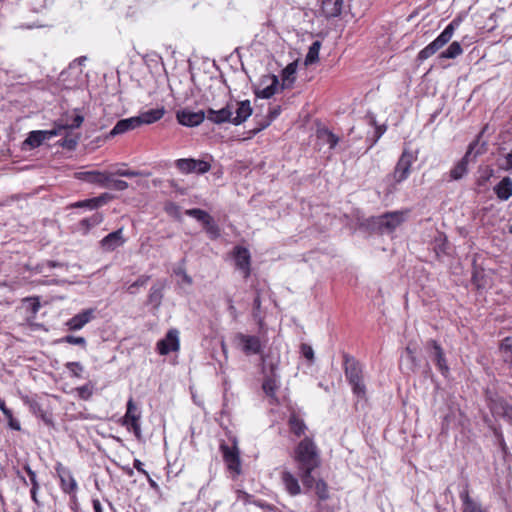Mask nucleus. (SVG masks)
<instances>
[{
  "label": "nucleus",
  "instance_id": "bb28decb",
  "mask_svg": "<svg viewBox=\"0 0 512 512\" xmlns=\"http://www.w3.org/2000/svg\"><path fill=\"white\" fill-rule=\"evenodd\" d=\"M459 497L462 501V512H487L478 502L469 496L467 489L461 491Z\"/></svg>",
  "mask_w": 512,
  "mask_h": 512
},
{
  "label": "nucleus",
  "instance_id": "ea45409f",
  "mask_svg": "<svg viewBox=\"0 0 512 512\" xmlns=\"http://www.w3.org/2000/svg\"><path fill=\"white\" fill-rule=\"evenodd\" d=\"M125 164H122L121 167L115 169L114 171L110 172L111 174L115 176H121V177H136V176H149L150 173H144L139 171H134L130 169L125 168Z\"/></svg>",
  "mask_w": 512,
  "mask_h": 512
},
{
  "label": "nucleus",
  "instance_id": "de8ad7c7",
  "mask_svg": "<svg viewBox=\"0 0 512 512\" xmlns=\"http://www.w3.org/2000/svg\"><path fill=\"white\" fill-rule=\"evenodd\" d=\"M165 211L175 219H181V208L175 203L169 202L165 205Z\"/></svg>",
  "mask_w": 512,
  "mask_h": 512
},
{
  "label": "nucleus",
  "instance_id": "f257e3e1",
  "mask_svg": "<svg viewBox=\"0 0 512 512\" xmlns=\"http://www.w3.org/2000/svg\"><path fill=\"white\" fill-rule=\"evenodd\" d=\"M292 458L304 488L311 490L314 484L313 472L321 464L319 450L314 441L309 437L302 439L295 447Z\"/></svg>",
  "mask_w": 512,
  "mask_h": 512
},
{
  "label": "nucleus",
  "instance_id": "dca6fc26",
  "mask_svg": "<svg viewBox=\"0 0 512 512\" xmlns=\"http://www.w3.org/2000/svg\"><path fill=\"white\" fill-rule=\"evenodd\" d=\"M180 349V332L176 328H171L162 339V355L176 353Z\"/></svg>",
  "mask_w": 512,
  "mask_h": 512
},
{
  "label": "nucleus",
  "instance_id": "680f3d73",
  "mask_svg": "<svg viewBox=\"0 0 512 512\" xmlns=\"http://www.w3.org/2000/svg\"><path fill=\"white\" fill-rule=\"evenodd\" d=\"M260 308H261V300H260V296L257 295L255 298H254V301H253V317L255 319L259 318V311H260Z\"/></svg>",
  "mask_w": 512,
  "mask_h": 512
},
{
  "label": "nucleus",
  "instance_id": "0eeeda50",
  "mask_svg": "<svg viewBox=\"0 0 512 512\" xmlns=\"http://www.w3.org/2000/svg\"><path fill=\"white\" fill-rule=\"evenodd\" d=\"M413 161L412 152L404 150L393 172V179L396 183H401L408 178Z\"/></svg>",
  "mask_w": 512,
  "mask_h": 512
},
{
  "label": "nucleus",
  "instance_id": "4d7b16f0",
  "mask_svg": "<svg viewBox=\"0 0 512 512\" xmlns=\"http://www.w3.org/2000/svg\"><path fill=\"white\" fill-rule=\"evenodd\" d=\"M301 353L307 360H309L310 362H313L314 351L310 345H308L306 343L301 344Z\"/></svg>",
  "mask_w": 512,
  "mask_h": 512
},
{
  "label": "nucleus",
  "instance_id": "a211bd4d",
  "mask_svg": "<svg viewBox=\"0 0 512 512\" xmlns=\"http://www.w3.org/2000/svg\"><path fill=\"white\" fill-rule=\"evenodd\" d=\"M125 243V239L123 238V229L120 228L114 232L106 235L101 241L100 246L105 252H112L118 247L122 246Z\"/></svg>",
  "mask_w": 512,
  "mask_h": 512
},
{
  "label": "nucleus",
  "instance_id": "09e8293b",
  "mask_svg": "<svg viewBox=\"0 0 512 512\" xmlns=\"http://www.w3.org/2000/svg\"><path fill=\"white\" fill-rule=\"evenodd\" d=\"M149 304L153 309H157L160 305V289L153 286L149 295Z\"/></svg>",
  "mask_w": 512,
  "mask_h": 512
},
{
  "label": "nucleus",
  "instance_id": "13d9d810",
  "mask_svg": "<svg viewBox=\"0 0 512 512\" xmlns=\"http://www.w3.org/2000/svg\"><path fill=\"white\" fill-rule=\"evenodd\" d=\"M72 207H74V208H88V209H91V210L96 209V207H94V202H92V198L75 202L74 204H72Z\"/></svg>",
  "mask_w": 512,
  "mask_h": 512
},
{
  "label": "nucleus",
  "instance_id": "49530a36",
  "mask_svg": "<svg viewBox=\"0 0 512 512\" xmlns=\"http://www.w3.org/2000/svg\"><path fill=\"white\" fill-rule=\"evenodd\" d=\"M3 415L5 416L7 420V425L10 429L15 431L21 430L20 422L16 418H14L13 413L10 409L6 413H3Z\"/></svg>",
  "mask_w": 512,
  "mask_h": 512
},
{
  "label": "nucleus",
  "instance_id": "6e6552de",
  "mask_svg": "<svg viewBox=\"0 0 512 512\" xmlns=\"http://www.w3.org/2000/svg\"><path fill=\"white\" fill-rule=\"evenodd\" d=\"M176 167L182 173H198L204 174L208 172L211 168L210 164L204 160H196V159H178L175 161Z\"/></svg>",
  "mask_w": 512,
  "mask_h": 512
},
{
  "label": "nucleus",
  "instance_id": "f3484780",
  "mask_svg": "<svg viewBox=\"0 0 512 512\" xmlns=\"http://www.w3.org/2000/svg\"><path fill=\"white\" fill-rule=\"evenodd\" d=\"M281 482L284 486L285 491L290 496H298L302 493V489L299 483V479L289 470H283L281 472Z\"/></svg>",
  "mask_w": 512,
  "mask_h": 512
},
{
  "label": "nucleus",
  "instance_id": "864d4df0",
  "mask_svg": "<svg viewBox=\"0 0 512 512\" xmlns=\"http://www.w3.org/2000/svg\"><path fill=\"white\" fill-rule=\"evenodd\" d=\"M24 302L28 304V309L32 314H36L40 309V302L37 297L26 298Z\"/></svg>",
  "mask_w": 512,
  "mask_h": 512
},
{
  "label": "nucleus",
  "instance_id": "cd10ccee",
  "mask_svg": "<svg viewBox=\"0 0 512 512\" xmlns=\"http://www.w3.org/2000/svg\"><path fill=\"white\" fill-rule=\"evenodd\" d=\"M103 221V215L99 212L92 214L90 217L82 219L78 223V230L83 234H87L93 227L98 226Z\"/></svg>",
  "mask_w": 512,
  "mask_h": 512
},
{
  "label": "nucleus",
  "instance_id": "774afa93",
  "mask_svg": "<svg viewBox=\"0 0 512 512\" xmlns=\"http://www.w3.org/2000/svg\"><path fill=\"white\" fill-rule=\"evenodd\" d=\"M228 302H229L228 310H229L230 314L233 315L234 318H236L237 311L233 304V301L231 299H229Z\"/></svg>",
  "mask_w": 512,
  "mask_h": 512
},
{
  "label": "nucleus",
  "instance_id": "8fccbe9b",
  "mask_svg": "<svg viewBox=\"0 0 512 512\" xmlns=\"http://www.w3.org/2000/svg\"><path fill=\"white\" fill-rule=\"evenodd\" d=\"M113 199V196L109 193H103L97 197L92 198V202H94V207L99 208L104 204L108 203Z\"/></svg>",
  "mask_w": 512,
  "mask_h": 512
},
{
  "label": "nucleus",
  "instance_id": "473e14b6",
  "mask_svg": "<svg viewBox=\"0 0 512 512\" xmlns=\"http://www.w3.org/2000/svg\"><path fill=\"white\" fill-rule=\"evenodd\" d=\"M297 64L292 62L288 64L282 71L283 87H289L295 80Z\"/></svg>",
  "mask_w": 512,
  "mask_h": 512
},
{
  "label": "nucleus",
  "instance_id": "a19ab883",
  "mask_svg": "<svg viewBox=\"0 0 512 512\" xmlns=\"http://www.w3.org/2000/svg\"><path fill=\"white\" fill-rule=\"evenodd\" d=\"M113 174L109 173V182L105 186L107 189H113L117 191H124L128 188V183L124 180L114 179Z\"/></svg>",
  "mask_w": 512,
  "mask_h": 512
},
{
  "label": "nucleus",
  "instance_id": "9b49d317",
  "mask_svg": "<svg viewBox=\"0 0 512 512\" xmlns=\"http://www.w3.org/2000/svg\"><path fill=\"white\" fill-rule=\"evenodd\" d=\"M75 178L105 188L109 182V172L98 170L79 171L75 173Z\"/></svg>",
  "mask_w": 512,
  "mask_h": 512
},
{
  "label": "nucleus",
  "instance_id": "b1692460",
  "mask_svg": "<svg viewBox=\"0 0 512 512\" xmlns=\"http://www.w3.org/2000/svg\"><path fill=\"white\" fill-rule=\"evenodd\" d=\"M24 403L29 406L30 411L39 417L46 425H53L52 417L46 411L43 410L41 404L29 397L24 398Z\"/></svg>",
  "mask_w": 512,
  "mask_h": 512
},
{
  "label": "nucleus",
  "instance_id": "a18cd8bd",
  "mask_svg": "<svg viewBox=\"0 0 512 512\" xmlns=\"http://www.w3.org/2000/svg\"><path fill=\"white\" fill-rule=\"evenodd\" d=\"M52 269V268H64L65 270L68 269V265L63 262L53 261V260H47L39 265V271L41 273L45 272V269Z\"/></svg>",
  "mask_w": 512,
  "mask_h": 512
},
{
  "label": "nucleus",
  "instance_id": "c03bdc74",
  "mask_svg": "<svg viewBox=\"0 0 512 512\" xmlns=\"http://www.w3.org/2000/svg\"><path fill=\"white\" fill-rule=\"evenodd\" d=\"M204 230L206 231V233L212 238V239H215L217 237H219L220 235V229L218 227V225L215 223L214 219H210V221H208L204 226H203Z\"/></svg>",
  "mask_w": 512,
  "mask_h": 512
},
{
  "label": "nucleus",
  "instance_id": "5701e85b",
  "mask_svg": "<svg viewBox=\"0 0 512 512\" xmlns=\"http://www.w3.org/2000/svg\"><path fill=\"white\" fill-rule=\"evenodd\" d=\"M223 452V458L227 464L229 470L235 472L236 474L240 473V458L239 453L235 447L230 448L229 446L222 445L221 446Z\"/></svg>",
  "mask_w": 512,
  "mask_h": 512
},
{
  "label": "nucleus",
  "instance_id": "9d476101",
  "mask_svg": "<svg viewBox=\"0 0 512 512\" xmlns=\"http://www.w3.org/2000/svg\"><path fill=\"white\" fill-rule=\"evenodd\" d=\"M404 221V214L400 211L388 212L378 218L377 224L382 233L393 232Z\"/></svg>",
  "mask_w": 512,
  "mask_h": 512
},
{
  "label": "nucleus",
  "instance_id": "f704fd0d",
  "mask_svg": "<svg viewBox=\"0 0 512 512\" xmlns=\"http://www.w3.org/2000/svg\"><path fill=\"white\" fill-rule=\"evenodd\" d=\"M463 53V49L459 42H452L448 48L440 54L441 58L454 59Z\"/></svg>",
  "mask_w": 512,
  "mask_h": 512
},
{
  "label": "nucleus",
  "instance_id": "f8f14e48",
  "mask_svg": "<svg viewBox=\"0 0 512 512\" xmlns=\"http://www.w3.org/2000/svg\"><path fill=\"white\" fill-rule=\"evenodd\" d=\"M61 135V129L51 130H36L31 131L28 137L24 141V145H28L31 148H37L42 145L45 141L50 140L54 136Z\"/></svg>",
  "mask_w": 512,
  "mask_h": 512
},
{
  "label": "nucleus",
  "instance_id": "58836bf2",
  "mask_svg": "<svg viewBox=\"0 0 512 512\" xmlns=\"http://www.w3.org/2000/svg\"><path fill=\"white\" fill-rule=\"evenodd\" d=\"M320 47L321 43L319 41H315L311 44L305 58V65L313 64L318 60Z\"/></svg>",
  "mask_w": 512,
  "mask_h": 512
},
{
  "label": "nucleus",
  "instance_id": "aec40b11",
  "mask_svg": "<svg viewBox=\"0 0 512 512\" xmlns=\"http://www.w3.org/2000/svg\"><path fill=\"white\" fill-rule=\"evenodd\" d=\"M139 414L137 413V407L132 399L127 402V411L124 416V424L128 429H132L136 436L139 435Z\"/></svg>",
  "mask_w": 512,
  "mask_h": 512
},
{
  "label": "nucleus",
  "instance_id": "393cba45",
  "mask_svg": "<svg viewBox=\"0 0 512 512\" xmlns=\"http://www.w3.org/2000/svg\"><path fill=\"white\" fill-rule=\"evenodd\" d=\"M264 82H268V84L263 88H260V87L257 88L255 93H256V96L259 98L269 99L276 93L278 85H279V81H278V78L273 75V76L266 77V80H264L263 83Z\"/></svg>",
  "mask_w": 512,
  "mask_h": 512
},
{
  "label": "nucleus",
  "instance_id": "c9c22d12",
  "mask_svg": "<svg viewBox=\"0 0 512 512\" xmlns=\"http://www.w3.org/2000/svg\"><path fill=\"white\" fill-rule=\"evenodd\" d=\"M315 489V493L320 500H326L329 498L328 486L322 479L316 480L314 478V484L311 489Z\"/></svg>",
  "mask_w": 512,
  "mask_h": 512
},
{
  "label": "nucleus",
  "instance_id": "39448f33",
  "mask_svg": "<svg viewBox=\"0 0 512 512\" xmlns=\"http://www.w3.org/2000/svg\"><path fill=\"white\" fill-rule=\"evenodd\" d=\"M345 376L352 386L353 393L358 397L365 396V385L362 377V369L359 363L353 359L345 360Z\"/></svg>",
  "mask_w": 512,
  "mask_h": 512
},
{
  "label": "nucleus",
  "instance_id": "ddd939ff",
  "mask_svg": "<svg viewBox=\"0 0 512 512\" xmlns=\"http://www.w3.org/2000/svg\"><path fill=\"white\" fill-rule=\"evenodd\" d=\"M232 115H234V104L228 103L221 109L209 108L206 111V118L214 124L232 123Z\"/></svg>",
  "mask_w": 512,
  "mask_h": 512
},
{
  "label": "nucleus",
  "instance_id": "72a5a7b5",
  "mask_svg": "<svg viewBox=\"0 0 512 512\" xmlns=\"http://www.w3.org/2000/svg\"><path fill=\"white\" fill-rule=\"evenodd\" d=\"M185 214L201 222L203 226L213 218L209 213L199 208L188 209Z\"/></svg>",
  "mask_w": 512,
  "mask_h": 512
},
{
  "label": "nucleus",
  "instance_id": "412c9836",
  "mask_svg": "<svg viewBox=\"0 0 512 512\" xmlns=\"http://www.w3.org/2000/svg\"><path fill=\"white\" fill-rule=\"evenodd\" d=\"M477 145H478V140L472 142L469 145L468 150H467L466 154L464 155V157L451 170L450 176L452 179L459 180L467 173V164H468L469 157L471 156V154L473 153V151Z\"/></svg>",
  "mask_w": 512,
  "mask_h": 512
},
{
  "label": "nucleus",
  "instance_id": "423d86ee",
  "mask_svg": "<svg viewBox=\"0 0 512 512\" xmlns=\"http://www.w3.org/2000/svg\"><path fill=\"white\" fill-rule=\"evenodd\" d=\"M426 348H427L430 358L435 363L439 372L444 377H447L450 373V368L448 366L447 359H446L443 348L435 340H429L426 344Z\"/></svg>",
  "mask_w": 512,
  "mask_h": 512
},
{
  "label": "nucleus",
  "instance_id": "69168bd1",
  "mask_svg": "<svg viewBox=\"0 0 512 512\" xmlns=\"http://www.w3.org/2000/svg\"><path fill=\"white\" fill-rule=\"evenodd\" d=\"M92 505L95 512H103L102 505L98 499H93Z\"/></svg>",
  "mask_w": 512,
  "mask_h": 512
},
{
  "label": "nucleus",
  "instance_id": "c756f323",
  "mask_svg": "<svg viewBox=\"0 0 512 512\" xmlns=\"http://www.w3.org/2000/svg\"><path fill=\"white\" fill-rule=\"evenodd\" d=\"M288 424L290 427V431L300 437L304 435L307 426L302 419H300L295 413H292L289 417Z\"/></svg>",
  "mask_w": 512,
  "mask_h": 512
},
{
  "label": "nucleus",
  "instance_id": "7c9ffc66",
  "mask_svg": "<svg viewBox=\"0 0 512 512\" xmlns=\"http://www.w3.org/2000/svg\"><path fill=\"white\" fill-rule=\"evenodd\" d=\"M317 138L323 143L327 144L330 149L336 147L339 138L327 128H320L317 130Z\"/></svg>",
  "mask_w": 512,
  "mask_h": 512
},
{
  "label": "nucleus",
  "instance_id": "603ef678",
  "mask_svg": "<svg viewBox=\"0 0 512 512\" xmlns=\"http://www.w3.org/2000/svg\"><path fill=\"white\" fill-rule=\"evenodd\" d=\"M24 470L25 472L27 473L28 477H29V480H30V483H31V488H40V484L37 480V475L35 473V471H33L30 467L29 464H25L24 465Z\"/></svg>",
  "mask_w": 512,
  "mask_h": 512
},
{
  "label": "nucleus",
  "instance_id": "e2e57ef3",
  "mask_svg": "<svg viewBox=\"0 0 512 512\" xmlns=\"http://www.w3.org/2000/svg\"><path fill=\"white\" fill-rule=\"evenodd\" d=\"M40 488H31L30 490V494H31V499L32 501L37 505V506H40V501L38 499V491H39Z\"/></svg>",
  "mask_w": 512,
  "mask_h": 512
},
{
  "label": "nucleus",
  "instance_id": "4c0bfd02",
  "mask_svg": "<svg viewBox=\"0 0 512 512\" xmlns=\"http://www.w3.org/2000/svg\"><path fill=\"white\" fill-rule=\"evenodd\" d=\"M501 356L504 362L512 364V340L505 338L500 346Z\"/></svg>",
  "mask_w": 512,
  "mask_h": 512
},
{
  "label": "nucleus",
  "instance_id": "f03ea898",
  "mask_svg": "<svg viewBox=\"0 0 512 512\" xmlns=\"http://www.w3.org/2000/svg\"><path fill=\"white\" fill-rule=\"evenodd\" d=\"M160 119V109H150L137 116L121 119L109 132L110 137L121 135L144 124H151Z\"/></svg>",
  "mask_w": 512,
  "mask_h": 512
},
{
  "label": "nucleus",
  "instance_id": "4468645a",
  "mask_svg": "<svg viewBox=\"0 0 512 512\" xmlns=\"http://www.w3.org/2000/svg\"><path fill=\"white\" fill-rule=\"evenodd\" d=\"M177 120L180 124L188 127H194L200 125L206 118V112L192 111L190 109H182L177 112Z\"/></svg>",
  "mask_w": 512,
  "mask_h": 512
},
{
  "label": "nucleus",
  "instance_id": "4be33fe9",
  "mask_svg": "<svg viewBox=\"0 0 512 512\" xmlns=\"http://www.w3.org/2000/svg\"><path fill=\"white\" fill-rule=\"evenodd\" d=\"M252 114V108L249 100L237 102L234 104V115H232V124L239 125L246 121Z\"/></svg>",
  "mask_w": 512,
  "mask_h": 512
},
{
  "label": "nucleus",
  "instance_id": "2eb2a0df",
  "mask_svg": "<svg viewBox=\"0 0 512 512\" xmlns=\"http://www.w3.org/2000/svg\"><path fill=\"white\" fill-rule=\"evenodd\" d=\"M95 310L92 308L85 309L78 314L74 315L66 322V326L70 331H77L82 329L87 323H89L95 317Z\"/></svg>",
  "mask_w": 512,
  "mask_h": 512
},
{
  "label": "nucleus",
  "instance_id": "79ce46f5",
  "mask_svg": "<svg viewBox=\"0 0 512 512\" xmlns=\"http://www.w3.org/2000/svg\"><path fill=\"white\" fill-rule=\"evenodd\" d=\"M66 369L69 371L71 376L81 378L84 367L80 362H67L65 364Z\"/></svg>",
  "mask_w": 512,
  "mask_h": 512
},
{
  "label": "nucleus",
  "instance_id": "20e7f679",
  "mask_svg": "<svg viewBox=\"0 0 512 512\" xmlns=\"http://www.w3.org/2000/svg\"><path fill=\"white\" fill-rule=\"evenodd\" d=\"M233 344L246 356L259 355L264 349V344L259 336L242 332H238L234 335Z\"/></svg>",
  "mask_w": 512,
  "mask_h": 512
},
{
  "label": "nucleus",
  "instance_id": "338daca9",
  "mask_svg": "<svg viewBox=\"0 0 512 512\" xmlns=\"http://www.w3.org/2000/svg\"><path fill=\"white\" fill-rule=\"evenodd\" d=\"M142 462L139 460L134 461V467L137 469L138 472L144 473L147 475V472L142 468Z\"/></svg>",
  "mask_w": 512,
  "mask_h": 512
},
{
  "label": "nucleus",
  "instance_id": "5fc2aeb1",
  "mask_svg": "<svg viewBox=\"0 0 512 512\" xmlns=\"http://www.w3.org/2000/svg\"><path fill=\"white\" fill-rule=\"evenodd\" d=\"M77 393L81 399L87 400L92 395V386L89 384L78 387Z\"/></svg>",
  "mask_w": 512,
  "mask_h": 512
},
{
  "label": "nucleus",
  "instance_id": "6e6d98bb",
  "mask_svg": "<svg viewBox=\"0 0 512 512\" xmlns=\"http://www.w3.org/2000/svg\"><path fill=\"white\" fill-rule=\"evenodd\" d=\"M149 276H141L139 277L134 283H132L129 287H128V291L130 293H136V288L140 287V286H144L147 284V282L149 281Z\"/></svg>",
  "mask_w": 512,
  "mask_h": 512
},
{
  "label": "nucleus",
  "instance_id": "c85d7f7f",
  "mask_svg": "<svg viewBox=\"0 0 512 512\" xmlns=\"http://www.w3.org/2000/svg\"><path fill=\"white\" fill-rule=\"evenodd\" d=\"M343 0H322V11L326 17H336L342 11Z\"/></svg>",
  "mask_w": 512,
  "mask_h": 512
},
{
  "label": "nucleus",
  "instance_id": "e433bc0d",
  "mask_svg": "<svg viewBox=\"0 0 512 512\" xmlns=\"http://www.w3.org/2000/svg\"><path fill=\"white\" fill-rule=\"evenodd\" d=\"M64 138L59 141L60 146L68 150H74L78 144L79 136L72 135L70 131L63 132Z\"/></svg>",
  "mask_w": 512,
  "mask_h": 512
},
{
  "label": "nucleus",
  "instance_id": "7ed1b4c3",
  "mask_svg": "<svg viewBox=\"0 0 512 512\" xmlns=\"http://www.w3.org/2000/svg\"><path fill=\"white\" fill-rule=\"evenodd\" d=\"M459 24V20H452L434 41H432L418 53V59L420 61H424L434 55L438 50H440L451 40L454 31L459 26Z\"/></svg>",
  "mask_w": 512,
  "mask_h": 512
},
{
  "label": "nucleus",
  "instance_id": "052dcab7",
  "mask_svg": "<svg viewBox=\"0 0 512 512\" xmlns=\"http://www.w3.org/2000/svg\"><path fill=\"white\" fill-rule=\"evenodd\" d=\"M500 168L504 171L512 170V150L505 156L504 162L500 164Z\"/></svg>",
  "mask_w": 512,
  "mask_h": 512
},
{
  "label": "nucleus",
  "instance_id": "bf43d9fd",
  "mask_svg": "<svg viewBox=\"0 0 512 512\" xmlns=\"http://www.w3.org/2000/svg\"><path fill=\"white\" fill-rule=\"evenodd\" d=\"M176 275L179 277L178 281L180 283H186L187 285L192 284V279L190 276H188L182 269H178L175 271Z\"/></svg>",
  "mask_w": 512,
  "mask_h": 512
},
{
  "label": "nucleus",
  "instance_id": "6ab92c4d",
  "mask_svg": "<svg viewBox=\"0 0 512 512\" xmlns=\"http://www.w3.org/2000/svg\"><path fill=\"white\" fill-rule=\"evenodd\" d=\"M234 260L236 267L243 272L244 278L250 275V253L248 249L237 246L234 249Z\"/></svg>",
  "mask_w": 512,
  "mask_h": 512
},
{
  "label": "nucleus",
  "instance_id": "0e129e2a",
  "mask_svg": "<svg viewBox=\"0 0 512 512\" xmlns=\"http://www.w3.org/2000/svg\"><path fill=\"white\" fill-rule=\"evenodd\" d=\"M250 495L244 491H237V499L243 501L244 503L248 502Z\"/></svg>",
  "mask_w": 512,
  "mask_h": 512
},
{
  "label": "nucleus",
  "instance_id": "2f4dec72",
  "mask_svg": "<svg viewBox=\"0 0 512 512\" xmlns=\"http://www.w3.org/2000/svg\"><path fill=\"white\" fill-rule=\"evenodd\" d=\"M84 121L83 116L74 115L71 120L67 119L65 123H56L54 129H61L63 132L71 131L72 129L79 128Z\"/></svg>",
  "mask_w": 512,
  "mask_h": 512
},
{
  "label": "nucleus",
  "instance_id": "a878e982",
  "mask_svg": "<svg viewBox=\"0 0 512 512\" xmlns=\"http://www.w3.org/2000/svg\"><path fill=\"white\" fill-rule=\"evenodd\" d=\"M494 192L501 201H507L512 196V179L504 177L495 187Z\"/></svg>",
  "mask_w": 512,
  "mask_h": 512
},
{
  "label": "nucleus",
  "instance_id": "37998d69",
  "mask_svg": "<svg viewBox=\"0 0 512 512\" xmlns=\"http://www.w3.org/2000/svg\"><path fill=\"white\" fill-rule=\"evenodd\" d=\"M60 342L68 343L72 345H79L83 348H86V339L81 336H74V335H66L63 338L60 339Z\"/></svg>",
  "mask_w": 512,
  "mask_h": 512
},
{
  "label": "nucleus",
  "instance_id": "3c124183",
  "mask_svg": "<svg viewBox=\"0 0 512 512\" xmlns=\"http://www.w3.org/2000/svg\"><path fill=\"white\" fill-rule=\"evenodd\" d=\"M262 388L268 396H273L277 388L276 381L272 378H268L263 382Z\"/></svg>",
  "mask_w": 512,
  "mask_h": 512
},
{
  "label": "nucleus",
  "instance_id": "1a4fd4ad",
  "mask_svg": "<svg viewBox=\"0 0 512 512\" xmlns=\"http://www.w3.org/2000/svg\"><path fill=\"white\" fill-rule=\"evenodd\" d=\"M55 471L60 479V486L62 491L66 494L74 495L78 489V484L71 471L64 467L61 463H57Z\"/></svg>",
  "mask_w": 512,
  "mask_h": 512
}]
</instances>
